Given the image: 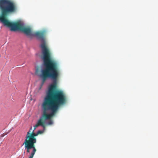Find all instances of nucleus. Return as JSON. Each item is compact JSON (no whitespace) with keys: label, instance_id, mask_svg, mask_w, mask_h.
Instances as JSON below:
<instances>
[{"label":"nucleus","instance_id":"f257e3e1","mask_svg":"<svg viewBox=\"0 0 158 158\" xmlns=\"http://www.w3.org/2000/svg\"><path fill=\"white\" fill-rule=\"evenodd\" d=\"M17 9V6L14 2L11 0H0V21L5 26L10 27L12 31H21L27 36L31 37L35 36L40 40L42 43L40 47L42 49L44 67L41 70V73L39 75L42 79L41 84L39 88L40 90L48 79L58 80L60 76L59 65L56 61L52 59L51 53L47 47L44 32H33L31 28L25 27L21 22H10L6 18L8 14L16 12Z\"/></svg>","mask_w":158,"mask_h":158},{"label":"nucleus","instance_id":"f03ea898","mask_svg":"<svg viewBox=\"0 0 158 158\" xmlns=\"http://www.w3.org/2000/svg\"><path fill=\"white\" fill-rule=\"evenodd\" d=\"M53 83L49 87L46 95L44 98L42 104L43 110L42 116L37 122L34 126L32 133L30 131L27 132L23 145H24L26 152L29 153L30 150L35 152L36 149L35 144L36 142L35 137L43 133L41 131H38L36 133L34 132L36 128L40 126L44 128L45 127L46 120L50 119L54 116L60 106L66 103L67 97L63 91L56 90L58 80H53Z\"/></svg>","mask_w":158,"mask_h":158},{"label":"nucleus","instance_id":"7ed1b4c3","mask_svg":"<svg viewBox=\"0 0 158 158\" xmlns=\"http://www.w3.org/2000/svg\"><path fill=\"white\" fill-rule=\"evenodd\" d=\"M35 153V152L33 151H32L30 155L29 158H33Z\"/></svg>","mask_w":158,"mask_h":158},{"label":"nucleus","instance_id":"20e7f679","mask_svg":"<svg viewBox=\"0 0 158 158\" xmlns=\"http://www.w3.org/2000/svg\"><path fill=\"white\" fill-rule=\"evenodd\" d=\"M53 123V121L52 120H51L48 123L49 125H51Z\"/></svg>","mask_w":158,"mask_h":158},{"label":"nucleus","instance_id":"39448f33","mask_svg":"<svg viewBox=\"0 0 158 158\" xmlns=\"http://www.w3.org/2000/svg\"><path fill=\"white\" fill-rule=\"evenodd\" d=\"M39 72V68H38L37 69H36V70H35V73L37 74L38 72Z\"/></svg>","mask_w":158,"mask_h":158},{"label":"nucleus","instance_id":"423d86ee","mask_svg":"<svg viewBox=\"0 0 158 158\" xmlns=\"http://www.w3.org/2000/svg\"><path fill=\"white\" fill-rule=\"evenodd\" d=\"M32 130V127H31L30 130L27 132H30H30L32 133V131H31Z\"/></svg>","mask_w":158,"mask_h":158},{"label":"nucleus","instance_id":"0eeeda50","mask_svg":"<svg viewBox=\"0 0 158 158\" xmlns=\"http://www.w3.org/2000/svg\"><path fill=\"white\" fill-rule=\"evenodd\" d=\"M5 135H3V134H2V137H3Z\"/></svg>","mask_w":158,"mask_h":158}]
</instances>
